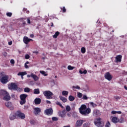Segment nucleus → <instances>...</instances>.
<instances>
[{
    "mask_svg": "<svg viewBox=\"0 0 127 127\" xmlns=\"http://www.w3.org/2000/svg\"><path fill=\"white\" fill-rule=\"evenodd\" d=\"M104 77L108 81H111L113 79V76L109 72H107L105 74Z\"/></svg>",
    "mask_w": 127,
    "mask_h": 127,
    "instance_id": "obj_9",
    "label": "nucleus"
},
{
    "mask_svg": "<svg viewBox=\"0 0 127 127\" xmlns=\"http://www.w3.org/2000/svg\"><path fill=\"white\" fill-rule=\"evenodd\" d=\"M64 127H70V126H64Z\"/></svg>",
    "mask_w": 127,
    "mask_h": 127,
    "instance_id": "obj_64",
    "label": "nucleus"
},
{
    "mask_svg": "<svg viewBox=\"0 0 127 127\" xmlns=\"http://www.w3.org/2000/svg\"><path fill=\"white\" fill-rule=\"evenodd\" d=\"M75 67L72 66L71 65H68L67 66V69L68 70H73V69H74Z\"/></svg>",
    "mask_w": 127,
    "mask_h": 127,
    "instance_id": "obj_35",
    "label": "nucleus"
},
{
    "mask_svg": "<svg viewBox=\"0 0 127 127\" xmlns=\"http://www.w3.org/2000/svg\"><path fill=\"white\" fill-rule=\"evenodd\" d=\"M23 41L25 44H28L30 41H33V40L28 38L27 36H24L23 39Z\"/></svg>",
    "mask_w": 127,
    "mask_h": 127,
    "instance_id": "obj_11",
    "label": "nucleus"
},
{
    "mask_svg": "<svg viewBox=\"0 0 127 127\" xmlns=\"http://www.w3.org/2000/svg\"><path fill=\"white\" fill-rule=\"evenodd\" d=\"M83 127H89V124L88 123H85L83 125Z\"/></svg>",
    "mask_w": 127,
    "mask_h": 127,
    "instance_id": "obj_45",
    "label": "nucleus"
},
{
    "mask_svg": "<svg viewBox=\"0 0 127 127\" xmlns=\"http://www.w3.org/2000/svg\"><path fill=\"white\" fill-rule=\"evenodd\" d=\"M83 95L80 92L77 93V97L78 98H82Z\"/></svg>",
    "mask_w": 127,
    "mask_h": 127,
    "instance_id": "obj_37",
    "label": "nucleus"
},
{
    "mask_svg": "<svg viewBox=\"0 0 127 127\" xmlns=\"http://www.w3.org/2000/svg\"><path fill=\"white\" fill-rule=\"evenodd\" d=\"M59 34H60V33L59 31L56 32L55 34L53 36V38H57L59 36Z\"/></svg>",
    "mask_w": 127,
    "mask_h": 127,
    "instance_id": "obj_26",
    "label": "nucleus"
},
{
    "mask_svg": "<svg viewBox=\"0 0 127 127\" xmlns=\"http://www.w3.org/2000/svg\"><path fill=\"white\" fill-rule=\"evenodd\" d=\"M25 59H29V58H30V56H29L28 54H27L25 56Z\"/></svg>",
    "mask_w": 127,
    "mask_h": 127,
    "instance_id": "obj_43",
    "label": "nucleus"
},
{
    "mask_svg": "<svg viewBox=\"0 0 127 127\" xmlns=\"http://www.w3.org/2000/svg\"><path fill=\"white\" fill-rule=\"evenodd\" d=\"M112 121L113 122V123H114V124H117L119 123V122H120V120L118 119V117H113L112 118Z\"/></svg>",
    "mask_w": 127,
    "mask_h": 127,
    "instance_id": "obj_20",
    "label": "nucleus"
},
{
    "mask_svg": "<svg viewBox=\"0 0 127 127\" xmlns=\"http://www.w3.org/2000/svg\"><path fill=\"white\" fill-rule=\"evenodd\" d=\"M68 94H69V92L67 91L64 90L62 92L63 96H68Z\"/></svg>",
    "mask_w": 127,
    "mask_h": 127,
    "instance_id": "obj_28",
    "label": "nucleus"
},
{
    "mask_svg": "<svg viewBox=\"0 0 127 127\" xmlns=\"http://www.w3.org/2000/svg\"><path fill=\"white\" fill-rule=\"evenodd\" d=\"M52 120L54 121V122H57L58 121V118L57 117H52Z\"/></svg>",
    "mask_w": 127,
    "mask_h": 127,
    "instance_id": "obj_42",
    "label": "nucleus"
},
{
    "mask_svg": "<svg viewBox=\"0 0 127 127\" xmlns=\"http://www.w3.org/2000/svg\"><path fill=\"white\" fill-rule=\"evenodd\" d=\"M41 112V109L38 107L34 108V114L36 116H37Z\"/></svg>",
    "mask_w": 127,
    "mask_h": 127,
    "instance_id": "obj_18",
    "label": "nucleus"
},
{
    "mask_svg": "<svg viewBox=\"0 0 127 127\" xmlns=\"http://www.w3.org/2000/svg\"><path fill=\"white\" fill-rule=\"evenodd\" d=\"M60 99L63 102V103H66V102H67V99L64 97L60 96Z\"/></svg>",
    "mask_w": 127,
    "mask_h": 127,
    "instance_id": "obj_25",
    "label": "nucleus"
},
{
    "mask_svg": "<svg viewBox=\"0 0 127 127\" xmlns=\"http://www.w3.org/2000/svg\"><path fill=\"white\" fill-rule=\"evenodd\" d=\"M5 106H6L7 108H8L11 111L14 110V107H13V105H12L11 102H5Z\"/></svg>",
    "mask_w": 127,
    "mask_h": 127,
    "instance_id": "obj_10",
    "label": "nucleus"
},
{
    "mask_svg": "<svg viewBox=\"0 0 127 127\" xmlns=\"http://www.w3.org/2000/svg\"><path fill=\"white\" fill-rule=\"evenodd\" d=\"M111 114H112L113 115H116V114H117V111H112L111 112Z\"/></svg>",
    "mask_w": 127,
    "mask_h": 127,
    "instance_id": "obj_48",
    "label": "nucleus"
},
{
    "mask_svg": "<svg viewBox=\"0 0 127 127\" xmlns=\"http://www.w3.org/2000/svg\"><path fill=\"white\" fill-rule=\"evenodd\" d=\"M25 68H26V69H28V68H29V67L27 64H25Z\"/></svg>",
    "mask_w": 127,
    "mask_h": 127,
    "instance_id": "obj_50",
    "label": "nucleus"
},
{
    "mask_svg": "<svg viewBox=\"0 0 127 127\" xmlns=\"http://www.w3.org/2000/svg\"><path fill=\"white\" fill-rule=\"evenodd\" d=\"M81 53L83 54L86 53V48L85 47H82L81 49Z\"/></svg>",
    "mask_w": 127,
    "mask_h": 127,
    "instance_id": "obj_31",
    "label": "nucleus"
},
{
    "mask_svg": "<svg viewBox=\"0 0 127 127\" xmlns=\"http://www.w3.org/2000/svg\"><path fill=\"white\" fill-rule=\"evenodd\" d=\"M16 112H15V113L14 114H11L9 116V119L10 120V121H13V120H15V119H16Z\"/></svg>",
    "mask_w": 127,
    "mask_h": 127,
    "instance_id": "obj_15",
    "label": "nucleus"
},
{
    "mask_svg": "<svg viewBox=\"0 0 127 127\" xmlns=\"http://www.w3.org/2000/svg\"><path fill=\"white\" fill-rule=\"evenodd\" d=\"M56 105H58V106H60V107H61V108H62V109H64V107H63V106L62 105V104L60 102H58L57 101L56 103Z\"/></svg>",
    "mask_w": 127,
    "mask_h": 127,
    "instance_id": "obj_33",
    "label": "nucleus"
},
{
    "mask_svg": "<svg viewBox=\"0 0 127 127\" xmlns=\"http://www.w3.org/2000/svg\"><path fill=\"white\" fill-rule=\"evenodd\" d=\"M83 100H87L88 99V97L86 95H83L82 97Z\"/></svg>",
    "mask_w": 127,
    "mask_h": 127,
    "instance_id": "obj_46",
    "label": "nucleus"
},
{
    "mask_svg": "<svg viewBox=\"0 0 127 127\" xmlns=\"http://www.w3.org/2000/svg\"><path fill=\"white\" fill-rule=\"evenodd\" d=\"M28 96V95L27 94H23L20 95V98L21 100L20 101V105H24V104L26 103V98H27Z\"/></svg>",
    "mask_w": 127,
    "mask_h": 127,
    "instance_id": "obj_3",
    "label": "nucleus"
},
{
    "mask_svg": "<svg viewBox=\"0 0 127 127\" xmlns=\"http://www.w3.org/2000/svg\"><path fill=\"white\" fill-rule=\"evenodd\" d=\"M26 10H27V8H23V11H26Z\"/></svg>",
    "mask_w": 127,
    "mask_h": 127,
    "instance_id": "obj_58",
    "label": "nucleus"
},
{
    "mask_svg": "<svg viewBox=\"0 0 127 127\" xmlns=\"http://www.w3.org/2000/svg\"><path fill=\"white\" fill-rule=\"evenodd\" d=\"M124 88L125 89V90H127V87L126 85H125L124 86Z\"/></svg>",
    "mask_w": 127,
    "mask_h": 127,
    "instance_id": "obj_61",
    "label": "nucleus"
},
{
    "mask_svg": "<svg viewBox=\"0 0 127 127\" xmlns=\"http://www.w3.org/2000/svg\"><path fill=\"white\" fill-rule=\"evenodd\" d=\"M94 125L98 127H103L105 126V123L102 121L101 118H98L96 119L95 121H94Z\"/></svg>",
    "mask_w": 127,
    "mask_h": 127,
    "instance_id": "obj_2",
    "label": "nucleus"
},
{
    "mask_svg": "<svg viewBox=\"0 0 127 127\" xmlns=\"http://www.w3.org/2000/svg\"><path fill=\"white\" fill-rule=\"evenodd\" d=\"M68 100L70 102H73L75 100V97L72 95H70L68 97Z\"/></svg>",
    "mask_w": 127,
    "mask_h": 127,
    "instance_id": "obj_27",
    "label": "nucleus"
},
{
    "mask_svg": "<svg viewBox=\"0 0 127 127\" xmlns=\"http://www.w3.org/2000/svg\"><path fill=\"white\" fill-rule=\"evenodd\" d=\"M54 24H53V22H52V23H51V26L52 27V26H54Z\"/></svg>",
    "mask_w": 127,
    "mask_h": 127,
    "instance_id": "obj_62",
    "label": "nucleus"
},
{
    "mask_svg": "<svg viewBox=\"0 0 127 127\" xmlns=\"http://www.w3.org/2000/svg\"><path fill=\"white\" fill-rule=\"evenodd\" d=\"M30 37H31V38H34V35L30 34Z\"/></svg>",
    "mask_w": 127,
    "mask_h": 127,
    "instance_id": "obj_51",
    "label": "nucleus"
},
{
    "mask_svg": "<svg viewBox=\"0 0 127 127\" xmlns=\"http://www.w3.org/2000/svg\"><path fill=\"white\" fill-rule=\"evenodd\" d=\"M123 56L121 55H119L116 56V57L115 58L116 59V62L118 63V62H122V58Z\"/></svg>",
    "mask_w": 127,
    "mask_h": 127,
    "instance_id": "obj_16",
    "label": "nucleus"
},
{
    "mask_svg": "<svg viewBox=\"0 0 127 127\" xmlns=\"http://www.w3.org/2000/svg\"><path fill=\"white\" fill-rule=\"evenodd\" d=\"M72 89H77V90H80V89H81V88L80 87V86L77 85L76 86H73Z\"/></svg>",
    "mask_w": 127,
    "mask_h": 127,
    "instance_id": "obj_36",
    "label": "nucleus"
},
{
    "mask_svg": "<svg viewBox=\"0 0 127 127\" xmlns=\"http://www.w3.org/2000/svg\"><path fill=\"white\" fill-rule=\"evenodd\" d=\"M42 59H43V60H45V59H46V58H45V57H42Z\"/></svg>",
    "mask_w": 127,
    "mask_h": 127,
    "instance_id": "obj_59",
    "label": "nucleus"
},
{
    "mask_svg": "<svg viewBox=\"0 0 127 127\" xmlns=\"http://www.w3.org/2000/svg\"><path fill=\"white\" fill-rule=\"evenodd\" d=\"M61 9L63 10V12H66V8H65V6H64L63 8H61Z\"/></svg>",
    "mask_w": 127,
    "mask_h": 127,
    "instance_id": "obj_41",
    "label": "nucleus"
},
{
    "mask_svg": "<svg viewBox=\"0 0 127 127\" xmlns=\"http://www.w3.org/2000/svg\"><path fill=\"white\" fill-rule=\"evenodd\" d=\"M8 87L10 89V90H19V91H21V88H19L15 83H11V84L8 85Z\"/></svg>",
    "mask_w": 127,
    "mask_h": 127,
    "instance_id": "obj_4",
    "label": "nucleus"
},
{
    "mask_svg": "<svg viewBox=\"0 0 127 127\" xmlns=\"http://www.w3.org/2000/svg\"><path fill=\"white\" fill-rule=\"evenodd\" d=\"M115 99H116V101H119L120 99H121V97L120 96H115Z\"/></svg>",
    "mask_w": 127,
    "mask_h": 127,
    "instance_id": "obj_44",
    "label": "nucleus"
},
{
    "mask_svg": "<svg viewBox=\"0 0 127 127\" xmlns=\"http://www.w3.org/2000/svg\"><path fill=\"white\" fill-rule=\"evenodd\" d=\"M80 114L82 115V116H87V115L91 114V108H86V110H84L83 112H81Z\"/></svg>",
    "mask_w": 127,
    "mask_h": 127,
    "instance_id": "obj_7",
    "label": "nucleus"
},
{
    "mask_svg": "<svg viewBox=\"0 0 127 127\" xmlns=\"http://www.w3.org/2000/svg\"><path fill=\"white\" fill-rule=\"evenodd\" d=\"M8 45H12V41L8 42Z\"/></svg>",
    "mask_w": 127,
    "mask_h": 127,
    "instance_id": "obj_52",
    "label": "nucleus"
},
{
    "mask_svg": "<svg viewBox=\"0 0 127 127\" xmlns=\"http://www.w3.org/2000/svg\"><path fill=\"white\" fill-rule=\"evenodd\" d=\"M16 116L21 119V120H24L25 119V115L21 113L20 111H17L16 112Z\"/></svg>",
    "mask_w": 127,
    "mask_h": 127,
    "instance_id": "obj_6",
    "label": "nucleus"
},
{
    "mask_svg": "<svg viewBox=\"0 0 127 127\" xmlns=\"http://www.w3.org/2000/svg\"><path fill=\"white\" fill-rule=\"evenodd\" d=\"M4 74V72L0 73V82L2 84H6L9 81V76Z\"/></svg>",
    "mask_w": 127,
    "mask_h": 127,
    "instance_id": "obj_1",
    "label": "nucleus"
},
{
    "mask_svg": "<svg viewBox=\"0 0 127 127\" xmlns=\"http://www.w3.org/2000/svg\"><path fill=\"white\" fill-rule=\"evenodd\" d=\"M89 104L90 106H92V107H93V108H96V107H97V104L94 103L93 102H89Z\"/></svg>",
    "mask_w": 127,
    "mask_h": 127,
    "instance_id": "obj_32",
    "label": "nucleus"
},
{
    "mask_svg": "<svg viewBox=\"0 0 127 127\" xmlns=\"http://www.w3.org/2000/svg\"><path fill=\"white\" fill-rule=\"evenodd\" d=\"M27 23H28L29 24H30L31 22H30V19H29V18H28L27 19Z\"/></svg>",
    "mask_w": 127,
    "mask_h": 127,
    "instance_id": "obj_49",
    "label": "nucleus"
},
{
    "mask_svg": "<svg viewBox=\"0 0 127 127\" xmlns=\"http://www.w3.org/2000/svg\"><path fill=\"white\" fill-rule=\"evenodd\" d=\"M31 77L33 78L34 81H38L39 80V77L32 72L31 73Z\"/></svg>",
    "mask_w": 127,
    "mask_h": 127,
    "instance_id": "obj_17",
    "label": "nucleus"
},
{
    "mask_svg": "<svg viewBox=\"0 0 127 127\" xmlns=\"http://www.w3.org/2000/svg\"><path fill=\"white\" fill-rule=\"evenodd\" d=\"M34 103L35 105H40L41 103V99L39 98H37L34 100Z\"/></svg>",
    "mask_w": 127,
    "mask_h": 127,
    "instance_id": "obj_22",
    "label": "nucleus"
},
{
    "mask_svg": "<svg viewBox=\"0 0 127 127\" xmlns=\"http://www.w3.org/2000/svg\"><path fill=\"white\" fill-rule=\"evenodd\" d=\"M43 95L46 97V98L50 100V99H53V93L50 91H45L43 92Z\"/></svg>",
    "mask_w": 127,
    "mask_h": 127,
    "instance_id": "obj_5",
    "label": "nucleus"
},
{
    "mask_svg": "<svg viewBox=\"0 0 127 127\" xmlns=\"http://www.w3.org/2000/svg\"><path fill=\"white\" fill-rule=\"evenodd\" d=\"M66 111H67V112H70V111H71V107H70V106L67 105L66 107Z\"/></svg>",
    "mask_w": 127,
    "mask_h": 127,
    "instance_id": "obj_34",
    "label": "nucleus"
},
{
    "mask_svg": "<svg viewBox=\"0 0 127 127\" xmlns=\"http://www.w3.org/2000/svg\"><path fill=\"white\" fill-rule=\"evenodd\" d=\"M110 126H111V123L108 122L105 125V127H110Z\"/></svg>",
    "mask_w": 127,
    "mask_h": 127,
    "instance_id": "obj_40",
    "label": "nucleus"
},
{
    "mask_svg": "<svg viewBox=\"0 0 127 127\" xmlns=\"http://www.w3.org/2000/svg\"><path fill=\"white\" fill-rule=\"evenodd\" d=\"M45 114L47 116H52V115H53V109L52 108L46 109L45 110Z\"/></svg>",
    "mask_w": 127,
    "mask_h": 127,
    "instance_id": "obj_8",
    "label": "nucleus"
},
{
    "mask_svg": "<svg viewBox=\"0 0 127 127\" xmlns=\"http://www.w3.org/2000/svg\"><path fill=\"white\" fill-rule=\"evenodd\" d=\"M33 53H35V54H36V55H37V54H38L39 52L37 51H35L33 52Z\"/></svg>",
    "mask_w": 127,
    "mask_h": 127,
    "instance_id": "obj_53",
    "label": "nucleus"
},
{
    "mask_svg": "<svg viewBox=\"0 0 127 127\" xmlns=\"http://www.w3.org/2000/svg\"><path fill=\"white\" fill-rule=\"evenodd\" d=\"M93 115L94 117H100V116H101V112L99 110H94L93 111Z\"/></svg>",
    "mask_w": 127,
    "mask_h": 127,
    "instance_id": "obj_13",
    "label": "nucleus"
},
{
    "mask_svg": "<svg viewBox=\"0 0 127 127\" xmlns=\"http://www.w3.org/2000/svg\"><path fill=\"white\" fill-rule=\"evenodd\" d=\"M79 73L80 74H83V72L82 71V70H79Z\"/></svg>",
    "mask_w": 127,
    "mask_h": 127,
    "instance_id": "obj_60",
    "label": "nucleus"
},
{
    "mask_svg": "<svg viewBox=\"0 0 127 127\" xmlns=\"http://www.w3.org/2000/svg\"><path fill=\"white\" fill-rule=\"evenodd\" d=\"M117 114H119V115H121V114H122V112L121 111H117Z\"/></svg>",
    "mask_w": 127,
    "mask_h": 127,
    "instance_id": "obj_55",
    "label": "nucleus"
},
{
    "mask_svg": "<svg viewBox=\"0 0 127 127\" xmlns=\"http://www.w3.org/2000/svg\"><path fill=\"white\" fill-rule=\"evenodd\" d=\"M23 24H26V23L25 22V21L23 22Z\"/></svg>",
    "mask_w": 127,
    "mask_h": 127,
    "instance_id": "obj_63",
    "label": "nucleus"
},
{
    "mask_svg": "<svg viewBox=\"0 0 127 127\" xmlns=\"http://www.w3.org/2000/svg\"><path fill=\"white\" fill-rule=\"evenodd\" d=\"M46 103L47 104H51V102H50L49 100H47Z\"/></svg>",
    "mask_w": 127,
    "mask_h": 127,
    "instance_id": "obj_54",
    "label": "nucleus"
},
{
    "mask_svg": "<svg viewBox=\"0 0 127 127\" xmlns=\"http://www.w3.org/2000/svg\"><path fill=\"white\" fill-rule=\"evenodd\" d=\"M34 94L35 95H38L40 94V91L39 90V88L34 89Z\"/></svg>",
    "mask_w": 127,
    "mask_h": 127,
    "instance_id": "obj_24",
    "label": "nucleus"
},
{
    "mask_svg": "<svg viewBox=\"0 0 127 127\" xmlns=\"http://www.w3.org/2000/svg\"><path fill=\"white\" fill-rule=\"evenodd\" d=\"M8 93L7 92V91H6L5 90H0V96H3V97H4V96L7 95Z\"/></svg>",
    "mask_w": 127,
    "mask_h": 127,
    "instance_id": "obj_23",
    "label": "nucleus"
},
{
    "mask_svg": "<svg viewBox=\"0 0 127 127\" xmlns=\"http://www.w3.org/2000/svg\"><path fill=\"white\" fill-rule=\"evenodd\" d=\"M10 63L11 64H14L15 62H14V60H11L10 61Z\"/></svg>",
    "mask_w": 127,
    "mask_h": 127,
    "instance_id": "obj_47",
    "label": "nucleus"
},
{
    "mask_svg": "<svg viewBox=\"0 0 127 127\" xmlns=\"http://www.w3.org/2000/svg\"><path fill=\"white\" fill-rule=\"evenodd\" d=\"M87 109V106H86L85 104H83L81 106L80 108H79V113L81 114L82 112L85 111Z\"/></svg>",
    "mask_w": 127,
    "mask_h": 127,
    "instance_id": "obj_14",
    "label": "nucleus"
},
{
    "mask_svg": "<svg viewBox=\"0 0 127 127\" xmlns=\"http://www.w3.org/2000/svg\"><path fill=\"white\" fill-rule=\"evenodd\" d=\"M27 77L28 78H30V77H31V74H28V75H27Z\"/></svg>",
    "mask_w": 127,
    "mask_h": 127,
    "instance_id": "obj_57",
    "label": "nucleus"
},
{
    "mask_svg": "<svg viewBox=\"0 0 127 127\" xmlns=\"http://www.w3.org/2000/svg\"><path fill=\"white\" fill-rule=\"evenodd\" d=\"M27 74V73H26V71H23V72H18L17 75H18V76H21V79H22V80H23V76H24V75H26Z\"/></svg>",
    "mask_w": 127,
    "mask_h": 127,
    "instance_id": "obj_19",
    "label": "nucleus"
},
{
    "mask_svg": "<svg viewBox=\"0 0 127 127\" xmlns=\"http://www.w3.org/2000/svg\"><path fill=\"white\" fill-rule=\"evenodd\" d=\"M40 73H41V74H42V75H44V76H48V74L45 73V72L44 70H40Z\"/></svg>",
    "mask_w": 127,
    "mask_h": 127,
    "instance_id": "obj_30",
    "label": "nucleus"
},
{
    "mask_svg": "<svg viewBox=\"0 0 127 127\" xmlns=\"http://www.w3.org/2000/svg\"><path fill=\"white\" fill-rule=\"evenodd\" d=\"M3 100H4V101H9L10 100V96H9V94L8 93L7 95L4 96Z\"/></svg>",
    "mask_w": 127,
    "mask_h": 127,
    "instance_id": "obj_21",
    "label": "nucleus"
},
{
    "mask_svg": "<svg viewBox=\"0 0 127 127\" xmlns=\"http://www.w3.org/2000/svg\"><path fill=\"white\" fill-rule=\"evenodd\" d=\"M83 74H86L87 73V70L85 69L83 71Z\"/></svg>",
    "mask_w": 127,
    "mask_h": 127,
    "instance_id": "obj_56",
    "label": "nucleus"
},
{
    "mask_svg": "<svg viewBox=\"0 0 127 127\" xmlns=\"http://www.w3.org/2000/svg\"><path fill=\"white\" fill-rule=\"evenodd\" d=\"M85 122H86L85 120H77L75 124V127H80Z\"/></svg>",
    "mask_w": 127,
    "mask_h": 127,
    "instance_id": "obj_12",
    "label": "nucleus"
},
{
    "mask_svg": "<svg viewBox=\"0 0 127 127\" xmlns=\"http://www.w3.org/2000/svg\"><path fill=\"white\" fill-rule=\"evenodd\" d=\"M24 91L25 93H29L30 92V89L28 87H26L24 88Z\"/></svg>",
    "mask_w": 127,
    "mask_h": 127,
    "instance_id": "obj_29",
    "label": "nucleus"
},
{
    "mask_svg": "<svg viewBox=\"0 0 127 127\" xmlns=\"http://www.w3.org/2000/svg\"><path fill=\"white\" fill-rule=\"evenodd\" d=\"M7 16H9V17H10L11 15H12V13L11 12H7L6 13Z\"/></svg>",
    "mask_w": 127,
    "mask_h": 127,
    "instance_id": "obj_38",
    "label": "nucleus"
},
{
    "mask_svg": "<svg viewBox=\"0 0 127 127\" xmlns=\"http://www.w3.org/2000/svg\"><path fill=\"white\" fill-rule=\"evenodd\" d=\"M30 123L31 124V125H35V124H36V122L34 120H31Z\"/></svg>",
    "mask_w": 127,
    "mask_h": 127,
    "instance_id": "obj_39",
    "label": "nucleus"
}]
</instances>
